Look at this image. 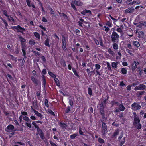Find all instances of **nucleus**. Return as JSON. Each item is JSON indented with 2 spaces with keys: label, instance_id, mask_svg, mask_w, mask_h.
Segmentation results:
<instances>
[{
  "label": "nucleus",
  "instance_id": "79ce46f5",
  "mask_svg": "<svg viewBox=\"0 0 146 146\" xmlns=\"http://www.w3.org/2000/svg\"><path fill=\"white\" fill-rule=\"evenodd\" d=\"M98 141L100 143H103L104 142V141L100 138H99L98 139Z\"/></svg>",
  "mask_w": 146,
  "mask_h": 146
},
{
  "label": "nucleus",
  "instance_id": "aec40b11",
  "mask_svg": "<svg viewBox=\"0 0 146 146\" xmlns=\"http://www.w3.org/2000/svg\"><path fill=\"white\" fill-rule=\"evenodd\" d=\"M108 51L109 53L112 56H114L115 55V53L111 48H109L108 50Z\"/></svg>",
  "mask_w": 146,
  "mask_h": 146
},
{
  "label": "nucleus",
  "instance_id": "49530a36",
  "mask_svg": "<svg viewBox=\"0 0 146 146\" xmlns=\"http://www.w3.org/2000/svg\"><path fill=\"white\" fill-rule=\"evenodd\" d=\"M30 118L31 119L33 120H35L36 119V117L33 115H32L31 116Z\"/></svg>",
  "mask_w": 146,
  "mask_h": 146
},
{
  "label": "nucleus",
  "instance_id": "5701e85b",
  "mask_svg": "<svg viewBox=\"0 0 146 146\" xmlns=\"http://www.w3.org/2000/svg\"><path fill=\"white\" fill-rule=\"evenodd\" d=\"M49 9L50 10V14L52 15L53 16L55 17L56 16L55 13L54 11L53 10L51 7Z\"/></svg>",
  "mask_w": 146,
  "mask_h": 146
},
{
  "label": "nucleus",
  "instance_id": "f3484780",
  "mask_svg": "<svg viewBox=\"0 0 146 146\" xmlns=\"http://www.w3.org/2000/svg\"><path fill=\"white\" fill-rule=\"evenodd\" d=\"M23 119L25 120V121L30 122H31V121L29 119L27 116H25L23 117Z\"/></svg>",
  "mask_w": 146,
  "mask_h": 146
},
{
  "label": "nucleus",
  "instance_id": "20e7f679",
  "mask_svg": "<svg viewBox=\"0 0 146 146\" xmlns=\"http://www.w3.org/2000/svg\"><path fill=\"white\" fill-rule=\"evenodd\" d=\"M132 110H135L140 109L141 106L140 105L136 103H134L131 106Z\"/></svg>",
  "mask_w": 146,
  "mask_h": 146
},
{
  "label": "nucleus",
  "instance_id": "c9c22d12",
  "mask_svg": "<svg viewBox=\"0 0 146 146\" xmlns=\"http://www.w3.org/2000/svg\"><path fill=\"white\" fill-rule=\"evenodd\" d=\"M61 64L64 67H65L66 66L65 61L64 60H62L61 61Z\"/></svg>",
  "mask_w": 146,
  "mask_h": 146
},
{
  "label": "nucleus",
  "instance_id": "4d7b16f0",
  "mask_svg": "<svg viewBox=\"0 0 146 146\" xmlns=\"http://www.w3.org/2000/svg\"><path fill=\"white\" fill-rule=\"evenodd\" d=\"M86 10H85L83 11L82 12H81V13L83 14V15H85L86 14Z\"/></svg>",
  "mask_w": 146,
  "mask_h": 146
},
{
  "label": "nucleus",
  "instance_id": "2f4dec72",
  "mask_svg": "<svg viewBox=\"0 0 146 146\" xmlns=\"http://www.w3.org/2000/svg\"><path fill=\"white\" fill-rule=\"evenodd\" d=\"M106 24L110 27H111L112 26L111 23L109 21H107L106 23Z\"/></svg>",
  "mask_w": 146,
  "mask_h": 146
},
{
  "label": "nucleus",
  "instance_id": "37998d69",
  "mask_svg": "<svg viewBox=\"0 0 146 146\" xmlns=\"http://www.w3.org/2000/svg\"><path fill=\"white\" fill-rule=\"evenodd\" d=\"M126 51L127 52L129 53L132 56L133 55V54L131 52V51L130 50H129V49H126Z\"/></svg>",
  "mask_w": 146,
  "mask_h": 146
},
{
  "label": "nucleus",
  "instance_id": "13d9d810",
  "mask_svg": "<svg viewBox=\"0 0 146 146\" xmlns=\"http://www.w3.org/2000/svg\"><path fill=\"white\" fill-rule=\"evenodd\" d=\"M48 112L52 115H55L54 113L52 110H50L48 111Z\"/></svg>",
  "mask_w": 146,
  "mask_h": 146
},
{
  "label": "nucleus",
  "instance_id": "2eb2a0df",
  "mask_svg": "<svg viewBox=\"0 0 146 146\" xmlns=\"http://www.w3.org/2000/svg\"><path fill=\"white\" fill-rule=\"evenodd\" d=\"M18 32H22V31H24L25 29L24 28L21 27L20 25H18V27L17 30Z\"/></svg>",
  "mask_w": 146,
  "mask_h": 146
},
{
  "label": "nucleus",
  "instance_id": "cd10ccee",
  "mask_svg": "<svg viewBox=\"0 0 146 146\" xmlns=\"http://www.w3.org/2000/svg\"><path fill=\"white\" fill-rule=\"evenodd\" d=\"M35 43V40L33 39L30 40L29 42V44L30 45H33Z\"/></svg>",
  "mask_w": 146,
  "mask_h": 146
},
{
  "label": "nucleus",
  "instance_id": "c85d7f7f",
  "mask_svg": "<svg viewBox=\"0 0 146 146\" xmlns=\"http://www.w3.org/2000/svg\"><path fill=\"white\" fill-rule=\"evenodd\" d=\"M1 19L2 20L3 22L4 23L5 26L6 28H7V27L8 26V24L7 23V22L4 19L2 18H1Z\"/></svg>",
  "mask_w": 146,
  "mask_h": 146
},
{
  "label": "nucleus",
  "instance_id": "58836bf2",
  "mask_svg": "<svg viewBox=\"0 0 146 146\" xmlns=\"http://www.w3.org/2000/svg\"><path fill=\"white\" fill-rule=\"evenodd\" d=\"M103 28L105 29V30L106 32H108L110 30V29H109V28L108 27H107L105 26H104Z\"/></svg>",
  "mask_w": 146,
  "mask_h": 146
},
{
  "label": "nucleus",
  "instance_id": "423d86ee",
  "mask_svg": "<svg viewBox=\"0 0 146 146\" xmlns=\"http://www.w3.org/2000/svg\"><path fill=\"white\" fill-rule=\"evenodd\" d=\"M146 88V86L145 85L141 84H140L139 86H136L135 87L134 90H141L145 89Z\"/></svg>",
  "mask_w": 146,
  "mask_h": 146
},
{
  "label": "nucleus",
  "instance_id": "4c0bfd02",
  "mask_svg": "<svg viewBox=\"0 0 146 146\" xmlns=\"http://www.w3.org/2000/svg\"><path fill=\"white\" fill-rule=\"evenodd\" d=\"M77 135V134H74L72 135H71L70 138L73 139Z\"/></svg>",
  "mask_w": 146,
  "mask_h": 146
},
{
  "label": "nucleus",
  "instance_id": "f704fd0d",
  "mask_svg": "<svg viewBox=\"0 0 146 146\" xmlns=\"http://www.w3.org/2000/svg\"><path fill=\"white\" fill-rule=\"evenodd\" d=\"M48 74L52 78H55L56 77V76L52 72H48Z\"/></svg>",
  "mask_w": 146,
  "mask_h": 146
},
{
  "label": "nucleus",
  "instance_id": "dca6fc26",
  "mask_svg": "<svg viewBox=\"0 0 146 146\" xmlns=\"http://www.w3.org/2000/svg\"><path fill=\"white\" fill-rule=\"evenodd\" d=\"M50 41V39L47 38L45 40L44 42V44L46 46L48 47H49L50 46L49 43V42Z\"/></svg>",
  "mask_w": 146,
  "mask_h": 146
},
{
  "label": "nucleus",
  "instance_id": "473e14b6",
  "mask_svg": "<svg viewBox=\"0 0 146 146\" xmlns=\"http://www.w3.org/2000/svg\"><path fill=\"white\" fill-rule=\"evenodd\" d=\"M19 38L20 39L21 42L22 43L23 42H25L26 41V40L24 38H23L21 36H20L19 37Z\"/></svg>",
  "mask_w": 146,
  "mask_h": 146
},
{
  "label": "nucleus",
  "instance_id": "ea45409f",
  "mask_svg": "<svg viewBox=\"0 0 146 146\" xmlns=\"http://www.w3.org/2000/svg\"><path fill=\"white\" fill-rule=\"evenodd\" d=\"M31 122H26V124L27 126L29 128H31Z\"/></svg>",
  "mask_w": 146,
  "mask_h": 146
},
{
  "label": "nucleus",
  "instance_id": "0eeeda50",
  "mask_svg": "<svg viewBox=\"0 0 146 146\" xmlns=\"http://www.w3.org/2000/svg\"><path fill=\"white\" fill-rule=\"evenodd\" d=\"M66 38L65 37H63L62 44V47L64 50H65L66 49Z\"/></svg>",
  "mask_w": 146,
  "mask_h": 146
},
{
  "label": "nucleus",
  "instance_id": "3c124183",
  "mask_svg": "<svg viewBox=\"0 0 146 146\" xmlns=\"http://www.w3.org/2000/svg\"><path fill=\"white\" fill-rule=\"evenodd\" d=\"M69 104L71 106H72L73 104L72 101V100H70L69 102Z\"/></svg>",
  "mask_w": 146,
  "mask_h": 146
},
{
  "label": "nucleus",
  "instance_id": "b1692460",
  "mask_svg": "<svg viewBox=\"0 0 146 146\" xmlns=\"http://www.w3.org/2000/svg\"><path fill=\"white\" fill-rule=\"evenodd\" d=\"M113 47L115 50H117L118 49V45L115 43H114L113 44Z\"/></svg>",
  "mask_w": 146,
  "mask_h": 146
},
{
  "label": "nucleus",
  "instance_id": "e2e57ef3",
  "mask_svg": "<svg viewBox=\"0 0 146 146\" xmlns=\"http://www.w3.org/2000/svg\"><path fill=\"white\" fill-rule=\"evenodd\" d=\"M21 114L24 115H27V113L26 112L24 111L21 112Z\"/></svg>",
  "mask_w": 146,
  "mask_h": 146
},
{
  "label": "nucleus",
  "instance_id": "72a5a7b5",
  "mask_svg": "<svg viewBox=\"0 0 146 146\" xmlns=\"http://www.w3.org/2000/svg\"><path fill=\"white\" fill-rule=\"evenodd\" d=\"M101 67V66L98 64H96L95 65V68L97 70H99Z\"/></svg>",
  "mask_w": 146,
  "mask_h": 146
},
{
  "label": "nucleus",
  "instance_id": "774afa93",
  "mask_svg": "<svg viewBox=\"0 0 146 146\" xmlns=\"http://www.w3.org/2000/svg\"><path fill=\"white\" fill-rule=\"evenodd\" d=\"M50 143L52 146H57L55 144L52 142H50Z\"/></svg>",
  "mask_w": 146,
  "mask_h": 146
},
{
  "label": "nucleus",
  "instance_id": "a878e982",
  "mask_svg": "<svg viewBox=\"0 0 146 146\" xmlns=\"http://www.w3.org/2000/svg\"><path fill=\"white\" fill-rule=\"evenodd\" d=\"M133 44L137 47H139L140 46V44L139 42L137 41H134L133 42Z\"/></svg>",
  "mask_w": 146,
  "mask_h": 146
},
{
  "label": "nucleus",
  "instance_id": "393cba45",
  "mask_svg": "<svg viewBox=\"0 0 146 146\" xmlns=\"http://www.w3.org/2000/svg\"><path fill=\"white\" fill-rule=\"evenodd\" d=\"M60 127H67V125L66 124L63 122H61L60 123Z\"/></svg>",
  "mask_w": 146,
  "mask_h": 146
},
{
  "label": "nucleus",
  "instance_id": "a211bd4d",
  "mask_svg": "<svg viewBox=\"0 0 146 146\" xmlns=\"http://www.w3.org/2000/svg\"><path fill=\"white\" fill-rule=\"evenodd\" d=\"M14 128H5V131H6L9 132H11V133L12 135L14 134L13 132V129Z\"/></svg>",
  "mask_w": 146,
  "mask_h": 146
},
{
  "label": "nucleus",
  "instance_id": "412c9836",
  "mask_svg": "<svg viewBox=\"0 0 146 146\" xmlns=\"http://www.w3.org/2000/svg\"><path fill=\"white\" fill-rule=\"evenodd\" d=\"M22 51L23 53V55H26V52L25 51V46L24 45L23 46V44H22Z\"/></svg>",
  "mask_w": 146,
  "mask_h": 146
},
{
  "label": "nucleus",
  "instance_id": "09e8293b",
  "mask_svg": "<svg viewBox=\"0 0 146 146\" xmlns=\"http://www.w3.org/2000/svg\"><path fill=\"white\" fill-rule=\"evenodd\" d=\"M70 108L69 107V106H68L67 108V109L65 110V112L66 113H68L70 111Z\"/></svg>",
  "mask_w": 146,
  "mask_h": 146
},
{
  "label": "nucleus",
  "instance_id": "4468645a",
  "mask_svg": "<svg viewBox=\"0 0 146 146\" xmlns=\"http://www.w3.org/2000/svg\"><path fill=\"white\" fill-rule=\"evenodd\" d=\"M42 85L45 87L46 84V80L44 78V76L42 75Z\"/></svg>",
  "mask_w": 146,
  "mask_h": 146
},
{
  "label": "nucleus",
  "instance_id": "c756f323",
  "mask_svg": "<svg viewBox=\"0 0 146 146\" xmlns=\"http://www.w3.org/2000/svg\"><path fill=\"white\" fill-rule=\"evenodd\" d=\"M34 34L35 35V36L38 38V39H40V36L38 33L37 32H34Z\"/></svg>",
  "mask_w": 146,
  "mask_h": 146
},
{
  "label": "nucleus",
  "instance_id": "4be33fe9",
  "mask_svg": "<svg viewBox=\"0 0 146 146\" xmlns=\"http://www.w3.org/2000/svg\"><path fill=\"white\" fill-rule=\"evenodd\" d=\"M54 80L56 84L58 86H60V83L58 79L55 77V78H54Z\"/></svg>",
  "mask_w": 146,
  "mask_h": 146
},
{
  "label": "nucleus",
  "instance_id": "8fccbe9b",
  "mask_svg": "<svg viewBox=\"0 0 146 146\" xmlns=\"http://www.w3.org/2000/svg\"><path fill=\"white\" fill-rule=\"evenodd\" d=\"M119 133V131H117L115 132L113 135V136L114 137H115L117 135H118Z\"/></svg>",
  "mask_w": 146,
  "mask_h": 146
},
{
  "label": "nucleus",
  "instance_id": "7c9ffc66",
  "mask_svg": "<svg viewBox=\"0 0 146 146\" xmlns=\"http://www.w3.org/2000/svg\"><path fill=\"white\" fill-rule=\"evenodd\" d=\"M88 93L89 94L90 96L92 95V90L90 88H88Z\"/></svg>",
  "mask_w": 146,
  "mask_h": 146
},
{
  "label": "nucleus",
  "instance_id": "bf43d9fd",
  "mask_svg": "<svg viewBox=\"0 0 146 146\" xmlns=\"http://www.w3.org/2000/svg\"><path fill=\"white\" fill-rule=\"evenodd\" d=\"M42 21L43 22H47V19L45 17H43Z\"/></svg>",
  "mask_w": 146,
  "mask_h": 146
},
{
  "label": "nucleus",
  "instance_id": "338daca9",
  "mask_svg": "<svg viewBox=\"0 0 146 146\" xmlns=\"http://www.w3.org/2000/svg\"><path fill=\"white\" fill-rule=\"evenodd\" d=\"M141 24L145 26H146V21L143 22Z\"/></svg>",
  "mask_w": 146,
  "mask_h": 146
},
{
  "label": "nucleus",
  "instance_id": "5fc2aeb1",
  "mask_svg": "<svg viewBox=\"0 0 146 146\" xmlns=\"http://www.w3.org/2000/svg\"><path fill=\"white\" fill-rule=\"evenodd\" d=\"M122 65L124 66H127V63L126 62H123L122 63Z\"/></svg>",
  "mask_w": 146,
  "mask_h": 146
},
{
  "label": "nucleus",
  "instance_id": "864d4df0",
  "mask_svg": "<svg viewBox=\"0 0 146 146\" xmlns=\"http://www.w3.org/2000/svg\"><path fill=\"white\" fill-rule=\"evenodd\" d=\"M116 31L118 32L121 33L122 32V30L121 28H118L116 29Z\"/></svg>",
  "mask_w": 146,
  "mask_h": 146
},
{
  "label": "nucleus",
  "instance_id": "052dcab7",
  "mask_svg": "<svg viewBox=\"0 0 146 146\" xmlns=\"http://www.w3.org/2000/svg\"><path fill=\"white\" fill-rule=\"evenodd\" d=\"M17 142H16L14 141L13 142H12V145L13 146H18L17 145Z\"/></svg>",
  "mask_w": 146,
  "mask_h": 146
},
{
  "label": "nucleus",
  "instance_id": "9b49d317",
  "mask_svg": "<svg viewBox=\"0 0 146 146\" xmlns=\"http://www.w3.org/2000/svg\"><path fill=\"white\" fill-rule=\"evenodd\" d=\"M37 131L38 134L40 135V137L42 139H43L44 137V135L42 131L40 130V129L38 128L37 129Z\"/></svg>",
  "mask_w": 146,
  "mask_h": 146
},
{
  "label": "nucleus",
  "instance_id": "603ef678",
  "mask_svg": "<svg viewBox=\"0 0 146 146\" xmlns=\"http://www.w3.org/2000/svg\"><path fill=\"white\" fill-rule=\"evenodd\" d=\"M36 121L35 122H32V124L33 125H34L35 128H38V127H37V125H36Z\"/></svg>",
  "mask_w": 146,
  "mask_h": 146
},
{
  "label": "nucleus",
  "instance_id": "f257e3e1",
  "mask_svg": "<svg viewBox=\"0 0 146 146\" xmlns=\"http://www.w3.org/2000/svg\"><path fill=\"white\" fill-rule=\"evenodd\" d=\"M133 115L134 116V124L136 128H141V126L140 122V120L138 117L136 113H133Z\"/></svg>",
  "mask_w": 146,
  "mask_h": 146
},
{
  "label": "nucleus",
  "instance_id": "6ab92c4d",
  "mask_svg": "<svg viewBox=\"0 0 146 146\" xmlns=\"http://www.w3.org/2000/svg\"><path fill=\"white\" fill-rule=\"evenodd\" d=\"M122 73L123 74H126L127 72V70L125 68H122L121 69Z\"/></svg>",
  "mask_w": 146,
  "mask_h": 146
},
{
  "label": "nucleus",
  "instance_id": "6e6552de",
  "mask_svg": "<svg viewBox=\"0 0 146 146\" xmlns=\"http://www.w3.org/2000/svg\"><path fill=\"white\" fill-rule=\"evenodd\" d=\"M139 64V63L138 62H134L132 65L131 69L132 70L134 71L135 68H137V66Z\"/></svg>",
  "mask_w": 146,
  "mask_h": 146
},
{
  "label": "nucleus",
  "instance_id": "39448f33",
  "mask_svg": "<svg viewBox=\"0 0 146 146\" xmlns=\"http://www.w3.org/2000/svg\"><path fill=\"white\" fill-rule=\"evenodd\" d=\"M31 79L33 83L36 85H40L41 82L40 81L35 78L33 76H31Z\"/></svg>",
  "mask_w": 146,
  "mask_h": 146
},
{
  "label": "nucleus",
  "instance_id": "6e6d98bb",
  "mask_svg": "<svg viewBox=\"0 0 146 146\" xmlns=\"http://www.w3.org/2000/svg\"><path fill=\"white\" fill-rule=\"evenodd\" d=\"M126 88L129 91H130L131 90V86L130 85L128 86Z\"/></svg>",
  "mask_w": 146,
  "mask_h": 146
},
{
  "label": "nucleus",
  "instance_id": "a19ab883",
  "mask_svg": "<svg viewBox=\"0 0 146 146\" xmlns=\"http://www.w3.org/2000/svg\"><path fill=\"white\" fill-rule=\"evenodd\" d=\"M45 104L46 107H48V101L46 99L45 100Z\"/></svg>",
  "mask_w": 146,
  "mask_h": 146
},
{
  "label": "nucleus",
  "instance_id": "1a4fd4ad",
  "mask_svg": "<svg viewBox=\"0 0 146 146\" xmlns=\"http://www.w3.org/2000/svg\"><path fill=\"white\" fill-rule=\"evenodd\" d=\"M134 9L132 8H129L125 10V13H129L133 12L134 11Z\"/></svg>",
  "mask_w": 146,
  "mask_h": 146
},
{
  "label": "nucleus",
  "instance_id": "c03bdc74",
  "mask_svg": "<svg viewBox=\"0 0 146 146\" xmlns=\"http://www.w3.org/2000/svg\"><path fill=\"white\" fill-rule=\"evenodd\" d=\"M8 19L9 21H14V19L13 18V17H12L10 16H8Z\"/></svg>",
  "mask_w": 146,
  "mask_h": 146
},
{
  "label": "nucleus",
  "instance_id": "f8f14e48",
  "mask_svg": "<svg viewBox=\"0 0 146 146\" xmlns=\"http://www.w3.org/2000/svg\"><path fill=\"white\" fill-rule=\"evenodd\" d=\"M119 109L120 111H123L125 110V108L123 106V104H122L119 105Z\"/></svg>",
  "mask_w": 146,
  "mask_h": 146
},
{
  "label": "nucleus",
  "instance_id": "9d476101",
  "mask_svg": "<svg viewBox=\"0 0 146 146\" xmlns=\"http://www.w3.org/2000/svg\"><path fill=\"white\" fill-rule=\"evenodd\" d=\"M33 111L35 115L40 117L41 119H42L43 118V116L40 113H39L38 111H36L34 109H33Z\"/></svg>",
  "mask_w": 146,
  "mask_h": 146
},
{
  "label": "nucleus",
  "instance_id": "680f3d73",
  "mask_svg": "<svg viewBox=\"0 0 146 146\" xmlns=\"http://www.w3.org/2000/svg\"><path fill=\"white\" fill-rule=\"evenodd\" d=\"M83 128H80L79 130V133L81 135H83L84 132L83 131L82 129Z\"/></svg>",
  "mask_w": 146,
  "mask_h": 146
},
{
  "label": "nucleus",
  "instance_id": "bb28decb",
  "mask_svg": "<svg viewBox=\"0 0 146 146\" xmlns=\"http://www.w3.org/2000/svg\"><path fill=\"white\" fill-rule=\"evenodd\" d=\"M100 112L103 118L105 117L104 111L102 108H100Z\"/></svg>",
  "mask_w": 146,
  "mask_h": 146
},
{
  "label": "nucleus",
  "instance_id": "0e129e2a",
  "mask_svg": "<svg viewBox=\"0 0 146 146\" xmlns=\"http://www.w3.org/2000/svg\"><path fill=\"white\" fill-rule=\"evenodd\" d=\"M18 25L17 26H14L12 27V28L13 29H16L17 30Z\"/></svg>",
  "mask_w": 146,
  "mask_h": 146
},
{
  "label": "nucleus",
  "instance_id": "69168bd1",
  "mask_svg": "<svg viewBox=\"0 0 146 146\" xmlns=\"http://www.w3.org/2000/svg\"><path fill=\"white\" fill-rule=\"evenodd\" d=\"M138 92L139 93V95H143L144 93L145 92L144 91H140V92Z\"/></svg>",
  "mask_w": 146,
  "mask_h": 146
},
{
  "label": "nucleus",
  "instance_id": "7ed1b4c3",
  "mask_svg": "<svg viewBox=\"0 0 146 146\" xmlns=\"http://www.w3.org/2000/svg\"><path fill=\"white\" fill-rule=\"evenodd\" d=\"M74 4L77 6H81L83 5V3L80 1H75L72 2L71 4V6L76 11H77V9L74 5Z\"/></svg>",
  "mask_w": 146,
  "mask_h": 146
},
{
  "label": "nucleus",
  "instance_id": "f03ea898",
  "mask_svg": "<svg viewBox=\"0 0 146 146\" xmlns=\"http://www.w3.org/2000/svg\"><path fill=\"white\" fill-rule=\"evenodd\" d=\"M119 35L115 32L113 31L111 35V40L113 43L118 42L119 40Z\"/></svg>",
  "mask_w": 146,
  "mask_h": 146
},
{
  "label": "nucleus",
  "instance_id": "e433bc0d",
  "mask_svg": "<svg viewBox=\"0 0 146 146\" xmlns=\"http://www.w3.org/2000/svg\"><path fill=\"white\" fill-rule=\"evenodd\" d=\"M106 62L107 66V67L108 68V70H110L111 69V68L110 63L108 62Z\"/></svg>",
  "mask_w": 146,
  "mask_h": 146
},
{
  "label": "nucleus",
  "instance_id": "de8ad7c7",
  "mask_svg": "<svg viewBox=\"0 0 146 146\" xmlns=\"http://www.w3.org/2000/svg\"><path fill=\"white\" fill-rule=\"evenodd\" d=\"M72 71H73V73H74V74L75 75H76V76H77L78 75V74L76 72V71L74 68H72Z\"/></svg>",
  "mask_w": 146,
  "mask_h": 146
},
{
  "label": "nucleus",
  "instance_id": "ddd939ff",
  "mask_svg": "<svg viewBox=\"0 0 146 146\" xmlns=\"http://www.w3.org/2000/svg\"><path fill=\"white\" fill-rule=\"evenodd\" d=\"M119 64V62H113L111 63L112 67L113 68H115L117 67V65Z\"/></svg>",
  "mask_w": 146,
  "mask_h": 146
},
{
  "label": "nucleus",
  "instance_id": "a18cd8bd",
  "mask_svg": "<svg viewBox=\"0 0 146 146\" xmlns=\"http://www.w3.org/2000/svg\"><path fill=\"white\" fill-rule=\"evenodd\" d=\"M26 2L27 5L29 7L31 6V2L29 0H26Z\"/></svg>",
  "mask_w": 146,
  "mask_h": 146
}]
</instances>
